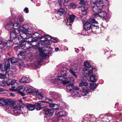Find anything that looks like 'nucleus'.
Instances as JSON below:
<instances>
[{"instance_id":"obj_1","label":"nucleus","mask_w":122,"mask_h":122,"mask_svg":"<svg viewBox=\"0 0 122 122\" xmlns=\"http://www.w3.org/2000/svg\"><path fill=\"white\" fill-rule=\"evenodd\" d=\"M77 65L74 64L71 66L70 69H67L66 68H62L60 72L61 76H59L55 78L54 81L55 82H58L59 81H61V82L64 84H66L69 83L70 81V78L68 77V72H70L74 77H77V74L80 71V68L76 67Z\"/></svg>"},{"instance_id":"obj_2","label":"nucleus","mask_w":122,"mask_h":122,"mask_svg":"<svg viewBox=\"0 0 122 122\" xmlns=\"http://www.w3.org/2000/svg\"><path fill=\"white\" fill-rule=\"evenodd\" d=\"M92 0L93 2L91 3V5L92 9L93 11H97L98 8L99 9L102 8L101 6L102 5L104 0Z\"/></svg>"},{"instance_id":"obj_3","label":"nucleus","mask_w":122,"mask_h":122,"mask_svg":"<svg viewBox=\"0 0 122 122\" xmlns=\"http://www.w3.org/2000/svg\"><path fill=\"white\" fill-rule=\"evenodd\" d=\"M12 20L13 21H12L13 28L15 29V28L19 26L20 22L24 21V19L22 16H19L18 17V18H15L14 22V20L13 19H12Z\"/></svg>"},{"instance_id":"obj_4","label":"nucleus","mask_w":122,"mask_h":122,"mask_svg":"<svg viewBox=\"0 0 122 122\" xmlns=\"http://www.w3.org/2000/svg\"><path fill=\"white\" fill-rule=\"evenodd\" d=\"M33 44L31 43V41L30 39L28 41H25L24 40L23 42L22 43L20 46V48L24 50H27L31 47Z\"/></svg>"},{"instance_id":"obj_5","label":"nucleus","mask_w":122,"mask_h":122,"mask_svg":"<svg viewBox=\"0 0 122 122\" xmlns=\"http://www.w3.org/2000/svg\"><path fill=\"white\" fill-rule=\"evenodd\" d=\"M104 6V5H102L101 6L102 7V8L99 9V8H98V10L97 11H94L92 10L95 13L94 14V15L96 16L98 15L101 17L102 18H103L104 16H105L107 15V13H106V10L104 11L102 10L101 11H99L101 9L103 8ZM92 10H93L92 9Z\"/></svg>"},{"instance_id":"obj_6","label":"nucleus","mask_w":122,"mask_h":122,"mask_svg":"<svg viewBox=\"0 0 122 122\" xmlns=\"http://www.w3.org/2000/svg\"><path fill=\"white\" fill-rule=\"evenodd\" d=\"M13 21L12 19L7 20L6 22H5L4 25V26L5 28L7 30H11L13 28V26L12 25Z\"/></svg>"},{"instance_id":"obj_7","label":"nucleus","mask_w":122,"mask_h":122,"mask_svg":"<svg viewBox=\"0 0 122 122\" xmlns=\"http://www.w3.org/2000/svg\"><path fill=\"white\" fill-rule=\"evenodd\" d=\"M20 31L18 29L15 28L14 30L10 31L11 40H13L18 35H20Z\"/></svg>"},{"instance_id":"obj_8","label":"nucleus","mask_w":122,"mask_h":122,"mask_svg":"<svg viewBox=\"0 0 122 122\" xmlns=\"http://www.w3.org/2000/svg\"><path fill=\"white\" fill-rule=\"evenodd\" d=\"M40 44L41 45L42 44L40 43V42H39L37 43V44H34L33 45L35 46H36L38 48L39 51L41 55L44 52H45L46 50H47V49L48 48H49V47L48 46H46L45 47H43L41 48L40 46H39Z\"/></svg>"},{"instance_id":"obj_9","label":"nucleus","mask_w":122,"mask_h":122,"mask_svg":"<svg viewBox=\"0 0 122 122\" xmlns=\"http://www.w3.org/2000/svg\"><path fill=\"white\" fill-rule=\"evenodd\" d=\"M29 27V26L26 24L23 25L22 27V29L21 32H28L29 34H33L32 32L31 31L30 28Z\"/></svg>"},{"instance_id":"obj_10","label":"nucleus","mask_w":122,"mask_h":122,"mask_svg":"<svg viewBox=\"0 0 122 122\" xmlns=\"http://www.w3.org/2000/svg\"><path fill=\"white\" fill-rule=\"evenodd\" d=\"M96 71V70L95 68H92L91 70H90L89 71L86 69H84L82 71V73L85 76L87 74H88V75L89 76L92 74L93 72H95Z\"/></svg>"},{"instance_id":"obj_11","label":"nucleus","mask_w":122,"mask_h":122,"mask_svg":"<svg viewBox=\"0 0 122 122\" xmlns=\"http://www.w3.org/2000/svg\"><path fill=\"white\" fill-rule=\"evenodd\" d=\"M10 64L9 62H8L6 66L5 64L4 66H2L1 65V67L0 69L1 71L3 72L5 71V73L7 72V73H8V71L9 68H10Z\"/></svg>"},{"instance_id":"obj_12","label":"nucleus","mask_w":122,"mask_h":122,"mask_svg":"<svg viewBox=\"0 0 122 122\" xmlns=\"http://www.w3.org/2000/svg\"><path fill=\"white\" fill-rule=\"evenodd\" d=\"M80 92V90L77 87H76L75 89L73 90L71 93V95L72 97H76L78 95L79 92Z\"/></svg>"},{"instance_id":"obj_13","label":"nucleus","mask_w":122,"mask_h":122,"mask_svg":"<svg viewBox=\"0 0 122 122\" xmlns=\"http://www.w3.org/2000/svg\"><path fill=\"white\" fill-rule=\"evenodd\" d=\"M22 32L23 33V34L21 35L20 36L22 38L23 40L30 38L32 36L31 35L32 34H28L29 33L28 32Z\"/></svg>"},{"instance_id":"obj_14","label":"nucleus","mask_w":122,"mask_h":122,"mask_svg":"<svg viewBox=\"0 0 122 122\" xmlns=\"http://www.w3.org/2000/svg\"><path fill=\"white\" fill-rule=\"evenodd\" d=\"M44 113L47 116H51L54 112L53 110L50 109H46L44 111Z\"/></svg>"},{"instance_id":"obj_15","label":"nucleus","mask_w":122,"mask_h":122,"mask_svg":"<svg viewBox=\"0 0 122 122\" xmlns=\"http://www.w3.org/2000/svg\"><path fill=\"white\" fill-rule=\"evenodd\" d=\"M14 42L15 43H20V46L21 45L22 43L23 42V41L22 38L20 36V35H18L14 39Z\"/></svg>"},{"instance_id":"obj_16","label":"nucleus","mask_w":122,"mask_h":122,"mask_svg":"<svg viewBox=\"0 0 122 122\" xmlns=\"http://www.w3.org/2000/svg\"><path fill=\"white\" fill-rule=\"evenodd\" d=\"M15 80L9 79L6 81H3L2 84L3 85L6 86L9 85H12L13 83L15 82Z\"/></svg>"},{"instance_id":"obj_17","label":"nucleus","mask_w":122,"mask_h":122,"mask_svg":"<svg viewBox=\"0 0 122 122\" xmlns=\"http://www.w3.org/2000/svg\"><path fill=\"white\" fill-rule=\"evenodd\" d=\"M13 40H9L8 41H6V49L8 50L13 45Z\"/></svg>"},{"instance_id":"obj_18","label":"nucleus","mask_w":122,"mask_h":122,"mask_svg":"<svg viewBox=\"0 0 122 122\" xmlns=\"http://www.w3.org/2000/svg\"><path fill=\"white\" fill-rule=\"evenodd\" d=\"M89 21L91 22V25L92 26L96 27L98 29L99 28V26L97 25L98 22L96 21L95 19L94 18L91 19H89Z\"/></svg>"},{"instance_id":"obj_19","label":"nucleus","mask_w":122,"mask_h":122,"mask_svg":"<svg viewBox=\"0 0 122 122\" xmlns=\"http://www.w3.org/2000/svg\"><path fill=\"white\" fill-rule=\"evenodd\" d=\"M12 88L10 89V90L12 91H15L18 90V85L17 83L16 82L15 80V82L13 83L12 85H11Z\"/></svg>"},{"instance_id":"obj_20","label":"nucleus","mask_w":122,"mask_h":122,"mask_svg":"<svg viewBox=\"0 0 122 122\" xmlns=\"http://www.w3.org/2000/svg\"><path fill=\"white\" fill-rule=\"evenodd\" d=\"M91 25L89 22H86L83 24V28L86 31L90 29L91 27Z\"/></svg>"},{"instance_id":"obj_21","label":"nucleus","mask_w":122,"mask_h":122,"mask_svg":"<svg viewBox=\"0 0 122 122\" xmlns=\"http://www.w3.org/2000/svg\"><path fill=\"white\" fill-rule=\"evenodd\" d=\"M33 37L36 38L37 39H40L43 37V34H39L37 32H35L33 34Z\"/></svg>"},{"instance_id":"obj_22","label":"nucleus","mask_w":122,"mask_h":122,"mask_svg":"<svg viewBox=\"0 0 122 122\" xmlns=\"http://www.w3.org/2000/svg\"><path fill=\"white\" fill-rule=\"evenodd\" d=\"M0 104L4 106H9L8 102L3 97L0 98Z\"/></svg>"},{"instance_id":"obj_23","label":"nucleus","mask_w":122,"mask_h":122,"mask_svg":"<svg viewBox=\"0 0 122 122\" xmlns=\"http://www.w3.org/2000/svg\"><path fill=\"white\" fill-rule=\"evenodd\" d=\"M76 87L75 86L73 83L67 85L66 86L67 90L70 91L73 90Z\"/></svg>"},{"instance_id":"obj_24","label":"nucleus","mask_w":122,"mask_h":122,"mask_svg":"<svg viewBox=\"0 0 122 122\" xmlns=\"http://www.w3.org/2000/svg\"><path fill=\"white\" fill-rule=\"evenodd\" d=\"M6 42L5 41H0V49L4 50L6 49Z\"/></svg>"},{"instance_id":"obj_25","label":"nucleus","mask_w":122,"mask_h":122,"mask_svg":"<svg viewBox=\"0 0 122 122\" xmlns=\"http://www.w3.org/2000/svg\"><path fill=\"white\" fill-rule=\"evenodd\" d=\"M67 114V113L64 111L59 112L57 114V116L58 117H62L66 115Z\"/></svg>"},{"instance_id":"obj_26","label":"nucleus","mask_w":122,"mask_h":122,"mask_svg":"<svg viewBox=\"0 0 122 122\" xmlns=\"http://www.w3.org/2000/svg\"><path fill=\"white\" fill-rule=\"evenodd\" d=\"M26 107L30 111L34 110L35 108L34 104H28L27 105Z\"/></svg>"},{"instance_id":"obj_27","label":"nucleus","mask_w":122,"mask_h":122,"mask_svg":"<svg viewBox=\"0 0 122 122\" xmlns=\"http://www.w3.org/2000/svg\"><path fill=\"white\" fill-rule=\"evenodd\" d=\"M58 14L60 15H65L66 13V11L62 8L59 9L58 12Z\"/></svg>"},{"instance_id":"obj_28","label":"nucleus","mask_w":122,"mask_h":122,"mask_svg":"<svg viewBox=\"0 0 122 122\" xmlns=\"http://www.w3.org/2000/svg\"><path fill=\"white\" fill-rule=\"evenodd\" d=\"M121 115L122 114L119 113L118 114V115L117 116L116 115L112 114L111 116H108L107 118L109 121H110L113 118V117H121Z\"/></svg>"},{"instance_id":"obj_29","label":"nucleus","mask_w":122,"mask_h":122,"mask_svg":"<svg viewBox=\"0 0 122 122\" xmlns=\"http://www.w3.org/2000/svg\"><path fill=\"white\" fill-rule=\"evenodd\" d=\"M16 69L15 68H12L10 69L9 68L8 73L9 75L13 74L14 72L16 71Z\"/></svg>"},{"instance_id":"obj_30","label":"nucleus","mask_w":122,"mask_h":122,"mask_svg":"<svg viewBox=\"0 0 122 122\" xmlns=\"http://www.w3.org/2000/svg\"><path fill=\"white\" fill-rule=\"evenodd\" d=\"M20 82H21L25 83L29 82L28 80L27 77L25 76H23L20 80Z\"/></svg>"},{"instance_id":"obj_31","label":"nucleus","mask_w":122,"mask_h":122,"mask_svg":"<svg viewBox=\"0 0 122 122\" xmlns=\"http://www.w3.org/2000/svg\"><path fill=\"white\" fill-rule=\"evenodd\" d=\"M9 75L7 72L5 73V74L0 73V78L1 79H4L9 77Z\"/></svg>"},{"instance_id":"obj_32","label":"nucleus","mask_w":122,"mask_h":122,"mask_svg":"<svg viewBox=\"0 0 122 122\" xmlns=\"http://www.w3.org/2000/svg\"><path fill=\"white\" fill-rule=\"evenodd\" d=\"M42 104L41 103L38 102L34 104L35 106H36V109L37 110H40L41 109Z\"/></svg>"},{"instance_id":"obj_33","label":"nucleus","mask_w":122,"mask_h":122,"mask_svg":"<svg viewBox=\"0 0 122 122\" xmlns=\"http://www.w3.org/2000/svg\"><path fill=\"white\" fill-rule=\"evenodd\" d=\"M13 110L14 112L15 113H19L21 111L20 108L16 106L15 107Z\"/></svg>"},{"instance_id":"obj_34","label":"nucleus","mask_w":122,"mask_h":122,"mask_svg":"<svg viewBox=\"0 0 122 122\" xmlns=\"http://www.w3.org/2000/svg\"><path fill=\"white\" fill-rule=\"evenodd\" d=\"M57 2L59 3V4L61 6L62 5V3L64 2V3H67L69 2V1L68 0H57Z\"/></svg>"},{"instance_id":"obj_35","label":"nucleus","mask_w":122,"mask_h":122,"mask_svg":"<svg viewBox=\"0 0 122 122\" xmlns=\"http://www.w3.org/2000/svg\"><path fill=\"white\" fill-rule=\"evenodd\" d=\"M75 17V16L73 15H70L69 17V22L70 23H72Z\"/></svg>"},{"instance_id":"obj_36","label":"nucleus","mask_w":122,"mask_h":122,"mask_svg":"<svg viewBox=\"0 0 122 122\" xmlns=\"http://www.w3.org/2000/svg\"><path fill=\"white\" fill-rule=\"evenodd\" d=\"M89 91L86 89H84L83 90L81 94L83 96H86L88 93Z\"/></svg>"},{"instance_id":"obj_37","label":"nucleus","mask_w":122,"mask_h":122,"mask_svg":"<svg viewBox=\"0 0 122 122\" xmlns=\"http://www.w3.org/2000/svg\"><path fill=\"white\" fill-rule=\"evenodd\" d=\"M97 86V84L95 83H91L90 85V88L92 90L96 89Z\"/></svg>"},{"instance_id":"obj_38","label":"nucleus","mask_w":122,"mask_h":122,"mask_svg":"<svg viewBox=\"0 0 122 122\" xmlns=\"http://www.w3.org/2000/svg\"><path fill=\"white\" fill-rule=\"evenodd\" d=\"M42 102L49 103L50 104V105L52 103V101L51 99L48 98H46L45 101H42Z\"/></svg>"},{"instance_id":"obj_39","label":"nucleus","mask_w":122,"mask_h":122,"mask_svg":"<svg viewBox=\"0 0 122 122\" xmlns=\"http://www.w3.org/2000/svg\"><path fill=\"white\" fill-rule=\"evenodd\" d=\"M10 61L11 63L12 64H13L17 62V61L16 59L14 57H12L11 58H10L8 60V61Z\"/></svg>"},{"instance_id":"obj_40","label":"nucleus","mask_w":122,"mask_h":122,"mask_svg":"<svg viewBox=\"0 0 122 122\" xmlns=\"http://www.w3.org/2000/svg\"><path fill=\"white\" fill-rule=\"evenodd\" d=\"M50 106L51 107H53L54 109L58 110V109H59V108L58 107L59 106L56 104H51Z\"/></svg>"},{"instance_id":"obj_41","label":"nucleus","mask_w":122,"mask_h":122,"mask_svg":"<svg viewBox=\"0 0 122 122\" xmlns=\"http://www.w3.org/2000/svg\"><path fill=\"white\" fill-rule=\"evenodd\" d=\"M32 89L31 88H25L24 90L26 91L27 93H32Z\"/></svg>"},{"instance_id":"obj_42","label":"nucleus","mask_w":122,"mask_h":122,"mask_svg":"<svg viewBox=\"0 0 122 122\" xmlns=\"http://www.w3.org/2000/svg\"><path fill=\"white\" fill-rule=\"evenodd\" d=\"M90 80L92 82H95L96 81L95 76L93 75H92L90 77Z\"/></svg>"},{"instance_id":"obj_43","label":"nucleus","mask_w":122,"mask_h":122,"mask_svg":"<svg viewBox=\"0 0 122 122\" xmlns=\"http://www.w3.org/2000/svg\"><path fill=\"white\" fill-rule=\"evenodd\" d=\"M31 42H32L33 43L32 44H33L32 45V46H34L33 45L34 44H37V43H38L39 42H40L39 41H38L36 40L35 39L34 40H33L32 39H31Z\"/></svg>"},{"instance_id":"obj_44","label":"nucleus","mask_w":122,"mask_h":122,"mask_svg":"<svg viewBox=\"0 0 122 122\" xmlns=\"http://www.w3.org/2000/svg\"><path fill=\"white\" fill-rule=\"evenodd\" d=\"M37 96H38L39 99H42L43 97V94L41 93H40L37 94Z\"/></svg>"},{"instance_id":"obj_45","label":"nucleus","mask_w":122,"mask_h":122,"mask_svg":"<svg viewBox=\"0 0 122 122\" xmlns=\"http://www.w3.org/2000/svg\"><path fill=\"white\" fill-rule=\"evenodd\" d=\"M56 93V92H55L52 91H50L49 92V94L53 98L54 96H55Z\"/></svg>"},{"instance_id":"obj_46","label":"nucleus","mask_w":122,"mask_h":122,"mask_svg":"<svg viewBox=\"0 0 122 122\" xmlns=\"http://www.w3.org/2000/svg\"><path fill=\"white\" fill-rule=\"evenodd\" d=\"M88 85V83L85 82H83L79 84V86H87Z\"/></svg>"},{"instance_id":"obj_47","label":"nucleus","mask_w":122,"mask_h":122,"mask_svg":"<svg viewBox=\"0 0 122 122\" xmlns=\"http://www.w3.org/2000/svg\"><path fill=\"white\" fill-rule=\"evenodd\" d=\"M84 66L85 67H86L87 68L90 67L91 66V65L87 62H85L84 63Z\"/></svg>"},{"instance_id":"obj_48","label":"nucleus","mask_w":122,"mask_h":122,"mask_svg":"<svg viewBox=\"0 0 122 122\" xmlns=\"http://www.w3.org/2000/svg\"><path fill=\"white\" fill-rule=\"evenodd\" d=\"M48 39V41H52L56 42L57 40V39H55L54 38H52L51 37H49Z\"/></svg>"},{"instance_id":"obj_49","label":"nucleus","mask_w":122,"mask_h":122,"mask_svg":"<svg viewBox=\"0 0 122 122\" xmlns=\"http://www.w3.org/2000/svg\"><path fill=\"white\" fill-rule=\"evenodd\" d=\"M45 53V52H44L43 53H42L41 55V56H42L43 58H46L48 57L47 55Z\"/></svg>"},{"instance_id":"obj_50","label":"nucleus","mask_w":122,"mask_h":122,"mask_svg":"<svg viewBox=\"0 0 122 122\" xmlns=\"http://www.w3.org/2000/svg\"><path fill=\"white\" fill-rule=\"evenodd\" d=\"M59 120L56 117H54L52 120L51 122H58Z\"/></svg>"},{"instance_id":"obj_51","label":"nucleus","mask_w":122,"mask_h":122,"mask_svg":"<svg viewBox=\"0 0 122 122\" xmlns=\"http://www.w3.org/2000/svg\"><path fill=\"white\" fill-rule=\"evenodd\" d=\"M6 91V90L4 89V88H0V94H2L5 93V92Z\"/></svg>"},{"instance_id":"obj_52","label":"nucleus","mask_w":122,"mask_h":122,"mask_svg":"<svg viewBox=\"0 0 122 122\" xmlns=\"http://www.w3.org/2000/svg\"><path fill=\"white\" fill-rule=\"evenodd\" d=\"M70 6L73 9H75L76 7V5L74 3H71L70 4Z\"/></svg>"},{"instance_id":"obj_53","label":"nucleus","mask_w":122,"mask_h":122,"mask_svg":"<svg viewBox=\"0 0 122 122\" xmlns=\"http://www.w3.org/2000/svg\"><path fill=\"white\" fill-rule=\"evenodd\" d=\"M43 35L44 36L43 37H45L46 40H47L48 41V39H49L48 38L49 37H51V36L48 35Z\"/></svg>"},{"instance_id":"obj_54","label":"nucleus","mask_w":122,"mask_h":122,"mask_svg":"<svg viewBox=\"0 0 122 122\" xmlns=\"http://www.w3.org/2000/svg\"><path fill=\"white\" fill-rule=\"evenodd\" d=\"M60 97V95H58L57 93H56V94L55 95V96H54L53 98L55 100L57 99Z\"/></svg>"},{"instance_id":"obj_55","label":"nucleus","mask_w":122,"mask_h":122,"mask_svg":"<svg viewBox=\"0 0 122 122\" xmlns=\"http://www.w3.org/2000/svg\"><path fill=\"white\" fill-rule=\"evenodd\" d=\"M38 90H35L32 89V93H36V95H37V94L38 93Z\"/></svg>"},{"instance_id":"obj_56","label":"nucleus","mask_w":122,"mask_h":122,"mask_svg":"<svg viewBox=\"0 0 122 122\" xmlns=\"http://www.w3.org/2000/svg\"><path fill=\"white\" fill-rule=\"evenodd\" d=\"M64 3V2H63V3H62V4H63V5L65 6V8L66 9H68L69 8V5H67V4H66V5H64V4L63 3Z\"/></svg>"},{"instance_id":"obj_57","label":"nucleus","mask_w":122,"mask_h":122,"mask_svg":"<svg viewBox=\"0 0 122 122\" xmlns=\"http://www.w3.org/2000/svg\"><path fill=\"white\" fill-rule=\"evenodd\" d=\"M24 12L26 13H28L29 11L28 9V8H25L24 10Z\"/></svg>"},{"instance_id":"obj_58","label":"nucleus","mask_w":122,"mask_h":122,"mask_svg":"<svg viewBox=\"0 0 122 122\" xmlns=\"http://www.w3.org/2000/svg\"><path fill=\"white\" fill-rule=\"evenodd\" d=\"M82 14L83 15H86L87 14V12L86 10L83 11L82 10Z\"/></svg>"},{"instance_id":"obj_59","label":"nucleus","mask_w":122,"mask_h":122,"mask_svg":"<svg viewBox=\"0 0 122 122\" xmlns=\"http://www.w3.org/2000/svg\"><path fill=\"white\" fill-rule=\"evenodd\" d=\"M81 1L80 2L79 4H80L81 5H83L85 3L83 1Z\"/></svg>"},{"instance_id":"obj_60","label":"nucleus","mask_w":122,"mask_h":122,"mask_svg":"<svg viewBox=\"0 0 122 122\" xmlns=\"http://www.w3.org/2000/svg\"><path fill=\"white\" fill-rule=\"evenodd\" d=\"M18 92L22 96H24L25 95L24 93L22 92L19 91Z\"/></svg>"},{"instance_id":"obj_61","label":"nucleus","mask_w":122,"mask_h":122,"mask_svg":"<svg viewBox=\"0 0 122 122\" xmlns=\"http://www.w3.org/2000/svg\"><path fill=\"white\" fill-rule=\"evenodd\" d=\"M20 48L19 46H16L15 47L14 49L15 50H18L19 49H20Z\"/></svg>"},{"instance_id":"obj_62","label":"nucleus","mask_w":122,"mask_h":122,"mask_svg":"<svg viewBox=\"0 0 122 122\" xmlns=\"http://www.w3.org/2000/svg\"><path fill=\"white\" fill-rule=\"evenodd\" d=\"M62 122H69V121L68 120V119H67L66 120H62Z\"/></svg>"},{"instance_id":"obj_63","label":"nucleus","mask_w":122,"mask_h":122,"mask_svg":"<svg viewBox=\"0 0 122 122\" xmlns=\"http://www.w3.org/2000/svg\"><path fill=\"white\" fill-rule=\"evenodd\" d=\"M23 86H18V90H21L23 89Z\"/></svg>"},{"instance_id":"obj_64","label":"nucleus","mask_w":122,"mask_h":122,"mask_svg":"<svg viewBox=\"0 0 122 122\" xmlns=\"http://www.w3.org/2000/svg\"><path fill=\"white\" fill-rule=\"evenodd\" d=\"M85 10H87L88 9V6L85 5L84 6H82Z\"/></svg>"}]
</instances>
